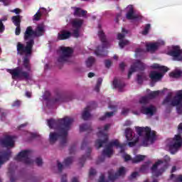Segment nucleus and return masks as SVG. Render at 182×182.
Here are the masks:
<instances>
[{
	"label": "nucleus",
	"instance_id": "nucleus-57",
	"mask_svg": "<svg viewBox=\"0 0 182 182\" xmlns=\"http://www.w3.org/2000/svg\"><path fill=\"white\" fill-rule=\"evenodd\" d=\"M26 97H31V96H32V94L30 92H26Z\"/></svg>",
	"mask_w": 182,
	"mask_h": 182
},
{
	"label": "nucleus",
	"instance_id": "nucleus-56",
	"mask_svg": "<svg viewBox=\"0 0 182 182\" xmlns=\"http://www.w3.org/2000/svg\"><path fill=\"white\" fill-rule=\"evenodd\" d=\"M71 182H79V178L74 177L73 178Z\"/></svg>",
	"mask_w": 182,
	"mask_h": 182
},
{
	"label": "nucleus",
	"instance_id": "nucleus-1",
	"mask_svg": "<svg viewBox=\"0 0 182 182\" xmlns=\"http://www.w3.org/2000/svg\"><path fill=\"white\" fill-rule=\"evenodd\" d=\"M45 32V26L40 25L37 27L36 31H33L32 27L29 26L26 28L24 34V39L26 46H23L22 43L17 44V51L19 55H25L22 67H18L13 70H7L9 73L11 74L13 79H29L31 73V65L29 64V58L32 53V46H33V39L36 36H42Z\"/></svg>",
	"mask_w": 182,
	"mask_h": 182
},
{
	"label": "nucleus",
	"instance_id": "nucleus-38",
	"mask_svg": "<svg viewBox=\"0 0 182 182\" xmlns=\"http://www.w3.org/2000/svg\"><path fill=\"white\" fill-rule=\"evenodd\" d=\"M149 31H150V24H146L142 31V35H147L149 33Z\"/></svg>",
	"mask_w": 182,
	"mask_h": 182
},
{
	"label": "nucleus",
	"instance_id": "nucleus-17",
	"mask_svg": "<svg viewBox=\"0 0 182 182\" xmlns=\"http://www.w3.org/2000/svg\"><path fill=\"white\" fill-rule=\"evenodd\" d=\"M144 68H146L144 63L137 60L134 65L131 66V68L129 71L128 77H130V76H132V73L134 72H136V70H143Z\"/></svg>",
	"mask_w": 182,
	"mask_h": 182
},
{
	"label": "nucleus",
	"instance_id": "nucleus-42",
	"mask_svg": "<svg viewBox=\"0 0 182 182\" xmlns=\"http://www.w3.org/2000/svg\"><path fill=\"white\" fill-rule=\"evenodd\" d=\"M20 105H21V101L19 100H16L12 104L13 107H18V106H20Z\"/></svg>",
	"mask_w": 182,
	"mask_h": 182
},
{
	"label": "nucleus",
	"instance_id": "nucleus-46",
	"mask_svg": "<svg viewBox=\"0 0 182 182\" xmlns=\"http://www.w3.org/2000/svg\"><path fill=\"white\" fill-rule=\"evenodd\" d=\"M105 66L107 68H110V66H112V61L109 60H105Z\"/></svg>",
	"mask_w": 182,
	"mask_h": 182
},
{
	"label": "nucleus",
	"instance_id": "nucleus-55",
	"mask_svg": "<svg viewBox=\"0 0 182 182\" xmlns=\"http://www.w3.org/2000/svg\"><path fill=\"white\" fill-rule=\"evenodd\" d=\"M130 124H132V122L131 121H126L124 124V126H130Z\"/></svg>",
	"mask_w": 182,
	"mask_h": 182
},
{
	"label": "nucleus",
	"instance_id": "nucleus-58",
	"mask_svg": "<svg viewBox=\"0 0 182 182\" xmlns=\"http://www.w3.org/2000/svg\"><path fill=\"white\" fill-rule=\"evenodd\" d=\"M13 12H14L15 14H19V12H21V10L19 9H16L13 10Z\"/></svg>",
	"mask_w": 182,
	"mask_h": 182
},
{
	"label": "nucleus",
	"instance_id": "nucleus-23",
	"mask_svg": "<svg viewBox=\"0 0 182 182\" xmlns=\"http://www.w3.org/2000/svg\"><path fill=\"white\" fill-rule=\"evenodd\" d=\"M10 156L11 151L0 153V167L4 164V163H5V161H8V160H9Z\"/></svg>",
	"mask_w": 182,
	"mask_h": 182
},
{
	"label": "nucleus",
	"instance_id": "nucleus-54",
	"mask_svg": "<svg viewBox=\"0 0 182 182\" xmlns=\"http://www.w3.org/2000/svg\"><path fill=\"white\" fill-rule=\"evenodd\" d=\"M178 132H179V133H181V132H182V123H181V124L178 125Z\"/></svg>",
	"mask_w": 182,
	"mask_h": 182
},
{
	"label": "nucleus",
	"instance_id": "nucleus-64",
	"mask_svg": "<svg viewBox=\"0 0 182 182\" xmlns=\"http://www.w3.org/2000/svg\"><path fill=\"white\" fill-rule=\"evenodd\" d=\"M5 1L6 0H0V2H4V4H5Z\"/></svg>",
	"mask_w": 182,
	"mask_h": 182
},
{
	"label": "nucleus",
	"instance_id": "nucleus-47",
	"mask_svg": "<svg viewBox=\"0 0 182 182\" xmlns=\"http://www.w3.org/2000/svg\"><path fill=\"white\" fill-rule=\"evenodd\" d=\"M122 114H124V116H126V114H127V113H129V109L128 108H123L122 111Z\"/></svg>",
	"mask_w": 182,
	"mask_h": 182
},
{
	"label": "nucleus",
	"instance_id": "nucleus-31",
	"mask_svg": "<svg viewBox=\"0 0 182 182\" xmlns=\"http://www.w3.org/2000/svg\"><path fill=\"white\" fill-rule=\"evenodd\" d=\"M171 180L176 182H182V175L176 176V175H171Z\"/></svg>",
	"mask_w": 182,
	"mask_h": 182
},
{
	"label": "nucleus",
	"instance_id": "nucleus-10",
	"mask_svg": "<svg viewBox=\"0 0 182 182\" xmlns=\"http://www.w3.org/2000/svg\"><path fill=\"white\" fill-rule=\"evenodd\" d=\"M98 36H100V38L102 42V46L99 47L97 48V50H95V54L97 56H103L105 55V53H103V50H105V49L109 48V46H110V44H109V42H107V41H106V38H105V33H103V31L100 30L98 32Z\"/></svg>",
	"mask_w": 182,
	"mask_h": 182
},
{
	"label": "nucleus",
	"instance_id": "nucleus-14",
	"mask_svg": "<svg viewBox=\"0 0 182 182\" xmlns=\"http://www.w3.org/2000/svg\"><path fill=\"white\" fill-rule=\"evenodd\" d=\"M29 156H31L30 151H23L17 155L16 160L18 161H23L26 164H31V158H29Z\"/></svg>",
	"mask_w": 182,
	"mask_h": 182
},
{
	"label": "nucleus",
	"instance_id": "nucleus-53",
	"mask_svg": "<svg viewBox=\"0 0 182 182\" xmlns=\"http://www.w3.org/2000/svg\"><path fill=\"white\" fill-rule=\"evenodd\" d=\"M57 166L59 170H61L63 168V165H62L59 161L57 163Z\"/></svg>",
	"mask_w": 182,
	"mask_h": 182
},
{
	"label": "nucleus",
	"instance_id": "nucleus-43",
	"mask_svg": "<svg viewBox=\"0 0 182 182\" xmlns=\"http://www.w3.org/2000/svg\"><path fill=\"white\" fill-rule=\"evenodd\" d=\"M55 102L60 103V102H63V97L62 95L58 96L55 98Z\"/></svg>",
	"mask_w": 182,
	"mask_h": 182
},
{
	"label": "nucleus",
	"instance_id": "nucleus-3",
	"mask_svg": "<svg viewBox=\"0 0 182 182\" xmlns=\"http://www.w3.org/2000/svg\"><path fill=\"white\" fill-rule=\"evenodd\" d=\"M72 122H73V119L69 117H65L63 119H60L58 122L55 119H50L48 121V124L50 129H58V124H60L62 127L60 129H59L60 134H58L57 132L50 133L49 140L51 144L55 143V141L60 137L65 139V137L68 136V131L70 127Z\"/></svg>",
	"mask_w": 182,
	"mask_h": 182
},
{
	"label": "nucleus",
	"instance_id": "nucleus-33",
	"mask_svg": "<svg viewBox=\"0 0 182 182\" xmlns=\"http://www.w3.org/2000/svg\"><path fill=\"white\" fill-rule=\"evenodd\" d=\"M161 93V91H153L149 92V99H153V97H156L159 96Z\"/></svg>",
	"mask_w": 182,
	"mask_h": 182
},
{
	"label": "nucleus",
	"instance_id": "nucleus-51",
	"mask_svg": "<svg viewBox=\"0 0 182 182\" xmlns=\"http://www.w3.org/2000/svg\"><path fill=\"white\" fill-rule=\"evenodd\" d=\"M139 176V173L137 172H134L132 175H131V177L132 178H136V177Z\"/></svg>",
	"mask_w": 182,
	"mask_h": 182
},
{
	"label": "nucleus",
	"instance_id": "nucleus-15",
	"mask_svg": "<svg viewBox=\"0 0 182 182\" xmlns=\"http://www.w3.org/2000/svg\"><path fill=\"white\" fill-rule=\"evenodd\" d=\"M124 174H126V168H124V167H121L115 174L113 173V171H110L108 173V178L109 180H111V181H114L116 178H119V177H122V176H124Z\"/></svg>",
	"mask_w": 182,
	"mask_h": 182
},
{
	"label": "nucleus",
	"instance_id": "nucleus-61",
	"mask_svg": "<svg viewBox=\"0 0 182 182\" xmlns=\"http://www.w3.org/2000/svg\"><path fill=\"white\" fill-rule=\"evenodd\" d=\"M123 68H124V63H122L120 64V68H121V69H123Z\"/></svg>",
	"mask_w": 182,
	"mask_h": 182
},
{
	"label": "nucleus",
	"instance_id": "nucleus-8",
	"mask_svg": "<svg viewBox=\"0 0 182 182\" xmlns=\"http://www.w3.org/2000/svg\"><path fill=\"white\" fill-rule=\"evenodd\" d=\"M73 50L69 47H61L58 53V57L57 58V61L58 63H65V62H68L72 56V53Z\"/></svg>",
	"mask_w": 182,
	"mask_h": 182
},
{
	"label": "nucleus",
	"instance_id": "nucleus-25",
	"mask_svg": "<svg viewBox=\"0 0 182 182\" xmlns=\"http://www.w3.org/2000/svg\"><path fill=\"white\" fill-rule=\"evenodd\" d=\"M72 9L74 11V15L76 16H85V15L87 14L85 11H83L79 8L73 7Z\"/></svg>",
	"mask_w": 182,
	"mask_h": 182
},
{
	"label": "nucleus",
	"instance_id": "nucleus-32",
	"mask_svg": "<svg viewBox=\"0 0 182 182\" xmlns=\"http://www.w3.org/2000/svg\"><path fill=\"white\" fill-rule=\"evenodd\" d=\"M114 114V112H107V113L105 114L104 116H102L100 118V119L101 120H106V119H109V117H112Z\"/></svg>",
	"mask_w": 182,
	"mask_h": 182
},
{
	"label": "nucleus",
	"instance_id": "nucleus-41",
	"mask_svg": "<svg viewBox=\"0 0 182 182\" xmlns=\"http://www.w3.org/2000/svg\"><path fill=\"white\" fill-rule=\"evenodd\" d=\"M89 129V127L87 124H82L80 127V130L81 132H85V130H87Z\"/></svg>",
	"mask_w": 182,
	"mask_h": 182
},
{
	"label": "nucleus",
	"instance_id": "nucleus-13",
	"mask_svg": "<svg viewBox=\"0 0 182 182\" xmlns=\"http://www.w3.org/2000/svg\"><path fill=\"white\" fill-rule=\"evenodd\" d=\"M166 42L163 40H159L156 43H148L146 44V50L151 53L156 52L160 46H164Z\"/></svg>",
	"mask_w": 182,
	"mask_h": 182
},
{
	"label": "nucleus",
	"instance_id": "nucleus-34",
	"mask_svg": "<svg viewBox=\"0 0 182 182\" xmlns=\"http://www.w3.org/2000/svg\"><path fill=\"white\" fill-rule=\"evenodd\" d=\"M73 163V158L68 157L64 160V166H70Z\"/></svg>",
	"mask_w": 182,
	"mask_h": 182
},
{
	"label": "nucleus",
	"instance_id": "nucleus-39",
	"mask_svg": "<svg viewBox=\"0 0 182 182\" xmlns=\"http://www.w3.org/2000/svg\"><path fill=\"white\" fill-rule=\"evenodd\" d=\"M143 52H144V50L141 49V48H137L136 50V53H135V55L137 56H140V55H141V53H143Z\"/></svg>",
	"mask_w": 182,
	"mask_h": 182
},
{
	"label": "nucleus",
	"instance_id": "nucleus-7",
	"mask_svg": "<svg viewBox=\"0 0 182 182\" xmlns=\"http://www.w3.org/2000/svg\"><path fill=\"white\" fill-rule=\"evenodd\" d=\"M110 129V124H106L102 129L99 130V132L97 134L98 139L95 141V147L100 149L105 143L107 141V134L106 133L107 130Z\"/></svg>",
	"mask_w": 182,
	"mask_h": 182
},
{
	"label": "nucleus",
	"instance_id": "nucleus-18",
	"mask_svg": "<svg viewBox=\"0 0 182 182\" xmlns=\"http://www.w3.org/2000/svg\"><path fill=\"white\" fill-rule=\"evenodd\" d=\"M82 25H83V21L82 19L76 18L73 21V26L75 29L73 35L75 38H79V28Z\"/></svg>",
	"mask_w": 182,
	"mask_h": 182
},
{
	"label": "nucleus",
	"instance_id": "nucleus-29",
	"mask_svg": "<svg viewBox=\"0 0 182 182\" xmlns=\"http://www.w3.org/2000/svg\"><path fill=\"white\" fill-rule=\"evenodd\" d=\"M112 85L115 89H120L122 87V82L117 78H114Z\"/></svg>",
	"mask_w": 182,
	"mask_h": 182
},
{
	"label": "nucleus",
	"instance_id": "nucleus-52",
	"mask_svg": "<svg viewBox=\"0 0 182 182\" xmlns=\"http://www.w3.org/2000/svg\"><path fill=\"white\" fill-rule=\"evenodd\" d=\"M164 161H165V163H168V161H170V156H164Z\"/></svg>",
	"mask_w": 182,
	"mask_h": 182
},
{
	"label": "nucleus",
	"instance_id": "nucleus-36",
	"mask_svg": "<svg viewBox=\"0 0 182 182\" xmlns=\"http://www.w3.org/2000/svg\"><path fill=\"white\" fill-rule=\"evenodd\" d=\"M119 47L123 48L127 45H129V41L127 40H121L119 43Z\"/></svg>",
	"mask_w": 182,
	"mask_h": 182
},
{
	"label": "nucleus",
	"instance_id": "nucleus-44",
	"mask_svg": "<svg viewBox=\"0 0 182 182\" xmlns=\"http://www.w3.org/2000/svg\"><path fill=\"white\" fill-rule=\"evenodd\" d=\"M143 79H144V75L143 74H141V75H138L137 80L139 83H141Z\"/></svg>",
	"mask_w": 182,
	"mask_h": 182
},
{
	"label": "nucleus",
	"instance_id": "nucleus-20",
	"mask_svg": "<svg viewBox=\"0 0 182 182\" xmlns=\"http://www.w3.org/2000/svg\"><path fill=\"white\" fill-rule=\"evenodd\" d=\"M149 77L153 82H159L163 77V73L151 71L149 74Z\"/></svg>",
	"mask_w": 182,
	"mask_h": 182
},
{
	"label": "nucleus",
	"instance_id": "nucleus-60",
	"mask_svg": "<svg viewBox=\"0 0 182 182\" xmlns=\"http://www.w3.org/2000/svg\"><path fill=\"white\" fill-rule=\"evenodd\" d=\"M31 137L33 138V137H36V134H30Z\"/></svg>",
	"mask_w": 182,
	"mask_h": 182
},
{
	"label": "nucleus",
	"instance_id": "nucleus-12",
	"mask_svg": "<svg viewBox=\"0 0 182 182\" xmlns=\"http://www.w3.org/2000/svg\"><path fill=\"white\" fill-rule=\"evenodd\" d=\"M167 168V166H163V161L159 160L156 164L152 166L151 170L154 176H160L161 173H164V171Z\"/></svg>",
	"mask_w": 182,
	"mask_h": 182
},
{
	"label": "nucleus",
	"instance_id": "nucleus-63",
	"mask_svg": "<svg viewBox=\"0 0 182 182\" xmlns=\"http://www.w3.org/2000/svg\"><path fill=\"white\" fill-rule=\"evenodd\" d=\"M117 55H114V57H113V59H115L116 60H117Z\"/></svg>",
	"mask_w": 182,
	"mask_h": 182
},
{
	"label": "nucleus",
	"instance_id": "nucleus-5",
	"mask_svg": "<svg viewBox=\"0 0 182 182\" xmlns=\"http://www.w3.org/2000/svg\"><path fill=\"white\" fill-rule=\"evenodd\" d=\"M149 102L147 97H142L139 100L138 105L132 109L133 114L139 116L141 113L147 116H153L156 113V107L153 106L145 107L144 105Z\"/></svg>",
	"mask_w": 182,
	"mask_h": 182
},
{
	"label": "nucleus",
	"instance_id": "nucleus-2",
	"mask_svg": "<svg viewBox=\"0 0 182 182\" xmlns=\"http://www.w3.org/2000/svg\"><path fill=\"white\" fill-rule=\"evenodd\" d=\"M135 132L138 135H136L130 128L125 129V137L129 147L135 146L139 140L141 141L142 146H146L152 144L156 139V132L148 127H135Z\"/></svg>",
	"mask_w": 182,
	"mask_h": 182
},
{
	"label": "nucleus",
	"instance_id": "nucleus-59",
	"mask_svg": "<svg viewBox=\"0 0 182 182\" xmlns=\"http://www.w3.org/2000/svg\"><path fill=\"white\" fill-rule=\"evenodd\" d=\"M94 76H95V73H88V77H93Z\"/></svg>",
	"mask_w": 182,
	"mask_h": 182
},
{
	"label": "nucleus",
	"instance_id": "nucleus-48",
	"mask_svg": "<svg viewBox=\"0 0 182 182\" xmlns=\"http://www.w3.org/2000/svg\"><path fill=\"white\" fill-rule=\"evenodd\" d=\"M89 174L90 176H95V174H96V170H95L94 168H91L90 170Z\"/></svg>",
	"mask_w": 182,
	"mask_h": 182
},
{
	"label": "nucleus",
	"instance_id": "nucleus-22",
	"mask_svg": "<svg viewBox=\"0 0 182 182\" xmlns=\"http://www.w3.org/2000/svg\"><path fill=\"white\" fill-rule=\"evenodd\" d=\"M12 21L16 27V35H19L21 33V27H19V23H21V18L19 16H14L12 18Z\"/></svg>",
	"mask_w": 182,
	"mask_h": 182
},
{
	"label": "nucleus",
	"instance_id": "nucleus-21",
	"mask_svg": "<svg viewBox=\"0 0 182 182\" xmlns=\"http://www.w3.org/2000/svg\"><path fill=\"white\" fill-rule=\"evenodd\" d=\"M72 33L66 30H62L58 33V38L60 41H65V39H69Z\"/></svg>",
	"mask_w": 182,
	"mask_h": 182
},
{
	"label": "nucleus",
	"instance_id": "nucleus-24",
	"mask_svg": "<svg viewBox=\"0 0 182 182\" xmlns=\"http://www.w3.org/2000/svg\"><path fill=\"white\" fill-rule=\"evenodd\" d=\"M151 69H157L158 70H160L161 72H168V68L163 65H160L157 63L152 64L151 65Z\"/></svg>",
	"mask_w": 182,
	"mask_h": 182
},
{
	"label": "nucleus",
	"instance_id": "nucleus-19",
	"mask_svg": "<svg viewBox=\"0 0 182 182\" xmlns=\"http://www.w3.org/2000/svg\"><path fill=\"white\" fill-rule=\"evenodd\" d=\"M14 136H7L4 138V139L1 141V144L4 146L5 147H14V144L15 141L14 140Z\"/></svg>",
	"mask_w": 182,
	"mask_h": 182
},
{
	"label": "nucleus",
	"instance_id": "nucleus-40",
	"mask_svg": "<svg viewBox=\"0 0 182 182\" xmlns=\"http://www.w3.org/2000/svg\"><path fill=\"white\" fill-rule=\"evenodd\" d=\"M150 167V164H146L145 165H143L141 168V171H146Z\"/></svg>",
	"mask_w": 182,
	"mask_h": 182
},
{
	"label": "nucleus",
	"instance_id": "nucleus-49",
	"mask_svg": "<svg viewBox=\"0 0 182 182\" xmlns=\"http://www.w3.org/2000/svg\"><path fill=\"white\" fill-rule=\"evenodd\" d=\"M98 182H107V181H105V175H102L100 177V180Z\"/></svg>",
	"mask_w": 182,
	"mask_h": 182
},
{
	"label": "nucleus",
	"instance_id": "nucleus-62",
	"mask_svg": "<svg viewBox=\"0 0 182 182\" xmlns=\"http://www.w3.org/2000/svg\"><path fill=\"white\" fill-rule=\"evenodd\" d=\"M174 171H176V167L173 166V167L172 168V173H174Z\"/></svg>",
	"mask_w": 182,
	"mask_h": 182
},
{
	"label": "nucleus",
	"instance_id": "nucleus-27",
	"mask_svg": "<svg viewBox=\"0 0 182 182\" xmlns=\"http://www.w3.org/2000/svg\"><path fill=\"white\" fill-rule=\"evenodd\" d=\"M46 12V9L44 8L41 9L35 15H34V20L35 21H39L41 19V16L42 14H45Z\"/></svg>",
	"mask_w": 182,
	"mask_h": 182
},
{
	"label": "nucleus",
	"instance_id": "nucleus-28",
	"mask_svg": "<svg viewBox=\"0 0 182 182\" xmlns=\"http://www.w3.org/2000/svg\"><path fill=\"white\" fill-rule=\"evenodd\" d=\"M90 108L87 107L86 108L83 112H82V119H84V120H87V119L90 118Z\"/></svg>",
	"mask_w": 182,
	"mask_h": 182
},
{
	"label": "nucleus",
	"instance_id": "nucleus-16",
	"mask_svg": "<svg viewBox=\"0 0 182 182\" xmlns=\"http://www.w3.org/2000/svg\"><path fill=\"white\" fill-rule=\"evenodd\" d=\"M127 19H130L131 21H137L138 19H140V15L136 14L133 6H128L127 7Z\"/></svg>",
	"mask_w": 182,
	"mask_h": 182
},
{
	"label": "nucleus",
	"instance_id": "nucleus-45",
	"mask_svg": "<svg viewBox=\"0 0 182 182\" xmlns=\"http://www.w3.org/2000/svg\"><path fill=\"white\" fill-rule=\"evenodd\" d=\"M36 164H38V166H42V159L37 158L36 160Z\"/></svg>",
	"mask_w": 182,
	"mask_h": 182
},
{
	"label": "nucleus",
	"instance_id": "nucleus-35",
	"mask_svg": "<svg viewBox=\"0 0 182 182\" xmlns=\"http://www.w3.org/2000/svg\"><path fill=\"white\" fill-rule=\"evenodd\" d=\"M122 33H119L117 36V39H119V41H122V39H123V38H124V36H126V33H127V31L124 28L122 29Z\"/></svg>",
	"mask_w": 182,
	"mask_h": 182
},
{
	"label": "nucleus",
	"instance_id": "nucleus-30",
	"mask_svg": "<svg viewBox=\"0 0 182 182\" xmlns=\"http://www.w3.org/2000/svg\"><path fill=\"white\" fill-rule=\"evenodd\" d=\"M93 63H95V58L93 57H90L86 60V66H87V68L92 66Z\"/></svg>",
	"mask_w": 182,
	"mask_h": 182
},
{
	"label": "nucleus",
	"instance_id": "nucleus-6",
	"mask_svg": "<svg viewBox=\"0 0 182 182\" xmlns=\"http://www.w3.org/2000/svg\"><path fill=\"white\" fill-rule=\"evenodd\" d=\"M176 96L171 101V95H168L164 100V105H171L176 106V110L179 114L182 113V90L176 92Z\"/></svg>",
	"mask_w": 182,
	"mask_h": 182
},
{
	"label": "nucleus",
	"instance_id": "nucleus-50",
	"mask_svg": "<svg viewBox=\"0 0 182 182\" xmlns=\"http://www.w3.org/2000/svg\"><path fill=\"white\" fill-rule=\"evenodd\" d=\"M5 28L4 27V24L2 23V21H0V32H4V30Z\"/></svg>",
	"mask_w": 182,
	"mask_h": 182
},
{
	"label": "nucleus",
	"instance_id": "nucleus-4",
	"mask_svg": "<svg viewBox=\"0 0 182 182\" xmlns=\"http://www.w3.org/2000/svg\"><path fill=\"white\" fill-rule=\"evenodd\" d=\"M126 147L125 144H120L117 139L112 140L107 144L103 151L102 156L104 157H112L113 153H114V149H117L118 151H120L122 157L125 160V161H132V163H140L146 159V156L136 155L134 159H132L130 155L124 153V149Z\"/></svg>",
	"mask_w": 182,
	"mask_h": 182
},
{
	"label": "nucleus",
	"instance_id": "nucleus-11",
	"mask_svg": "<svg viewBox=\"0 0 182 182\" xmlns=\"http://www.w3.org/2000/svg\"><path fill=\"white\" fill-rule=\"evenodd\" d=\"M168 55L173 56L174 60H182V50L178 46H172L169 48Z\"/></svg>",
	"mask_w": 182,
	"mask_h": 182
},
{
	"label": "nucleus",
	"instance_id": "nucleus-37",
	"mask_svg": "<svg viewBox=\"0 0 182 182\" xmlns=\"http://www.w3.org/2000/svg\"><path fill=\"white\" fill-rule=\"evenodd\" d=\"M102 82H103V80L102 78H99L97 80V85L95 86L96 92H99V89L100 88V86L102 85Z\"/></svg>",
	"mask_w": 182,
	"mask_h": 182
},
{
	"label": "nucleus",
	"instance_id": "nucleus-26",
	"mask_svg": "<svg viewBox=\"0 0 182 182\" xmlns=\"http://www.w3.org/2000/svg\"><path fill=\"white\" fill-rule=\"evenodd\" d=\"M182 75V71L181 70L176 68L174 71H173L172 73H170V77H180V76H181Z\"/></svg>",
	"mask_w": 182,
	"mask_h": 182
},
{
	"label": "nucleus",
	"instance_id": "nucleus-9",
	"mask_svg": "<svg viewBox=\"0 0 182 182\" xmlns=\"http://www.w3.org/2000/svg\"><path fill=\"white\" fill-rule=\"evenodd\" d=\"M182 139L180 134L175 135L174 138L170 142L168 147L171 154H174L176 151H178L180 147H181Z\"/></svg>",
	"mask_w": 182,
	"mask_h": 182
}]
</instances>
